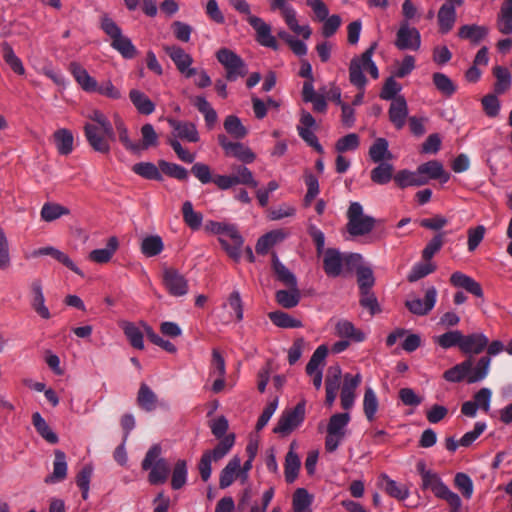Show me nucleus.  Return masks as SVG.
I'll return each mask as SVG.
<instances>
[{
    "instance_id": "nucleus-1",
    "label": "nucleus",
    "mask_w": 512,
    "mask_h": 512,
    "mask_svg": "<svg viewBox=\"0 0 512 512\" xmlns=\"http://www.w3.org/2000/svg\"><path fill=\"white\" fill-rule=\"evenodd\" d=\"M377 48V42H373L368 49H366L361 56L354 57L349 65V80L358 89L363 90L367 84V78L363 71L366 70L373 79L379 77V71L372 60L375 49Z\"/></svg>"
},
{
    "instance_id": "nucleus-2",
    "label": "nucleus",
    "mask_w": 512,
    "mask_h": 512,
    "mask_svg": "<svg viewBox=\"0 0 512 512\" xmlns=\"http://www.w3.org/2000/svg\"><path fill=\"white\" fill-rule=\"evenodd\" d=\"M361 259L358 253L343 254L338 249L327 248L323 254V270L328 277L337 278L344 270L352 271Z\"/></svg>"
},
{
    "instance_id": "nucleus-3",
    "label": "nucleus",
    "mask_w": 512,
    "mask_h": 512,
    "mask_svg": "<svg viewBox=\"0 0 512 512\" xmlns=\"http://www.w3.org/2000/svg\"><path fill=\"white\" fill-rule=\"evenodd\" d=\"M161 453V446L154 444L148 449L141 463V468L144 471H149L148 481L151 485L165 483L170 474L169 463L161 457Z\"/></svg>"
},
{
    "instance_id": "nucleus-4",
    "label": "nucleus",
    "mask_w": 512,
    "mask_h": 512,
    "mask_svg": "<svg viewBox=\"0 0 512 512\" xmlns=\"http://www.w3.org/2000/svg\"><path fill=\"white\" fill-rule=\"evenodd\" d=\"M422 488L430 489L437 498L445 500L451 507L452 512H459L462 505L461 498L449 489L437 473L433 471L425 473L422 478Z\"/></svg>"
},
{
    "instance_id": "nucleus-5",
    "label": "nucleus",
    "mask_w": 512,
    "mask_h": 512,
    "mask_svg": "<svg viewBox=\"0 0 512 512\" xmlns=\"http://www.w3.org/2000/svg\"><path fill=\"white\" fill-rule=\"evenodd\" d=\"M347 231L353 236H363L370 233L376 220L372 216L363 214V207L359 202H351L347 211Z\"/></svg>"
},
{
    "instance_id": "nucleus-6",
    "label": "nucleus",
    "mask_w": 512,
    "mask_h": 512,
    "mask_svg": "<svg viewBox=\"0 0 512 512\" xmlns=\"http://www.w3.org/2000/svg\"><path fill=\"white\" fill-rule=\"evenodd\" d=\"M218 62L225 68V78L234 82L248 73V67L244 60L234 51L228 48H221L216 52Z\"/></svg>"
},
{
    "instance_id": "nucleus-7",
    "label": "nucleus",
    "mask_w": 512,
    "mask_h": 512,
    "mask_svg": "<svg viewBox=\"0 0 512 512\" xmlns=\"http://www.w3.org/2000/svg\"><path fill=\"white\" fill-rule=\"evenodd\" d=\"M305 418V401H300L294 408L282 412L273 432L287 435L298 427Z\"/></svg>"
},
{
    "instance_id": "nucleus-8",
    "label": "nucleus",
    "mask_w": 512,
    "mask_h": 512,
    "mask_svg": "<svg viewBox=\"0 0 512 512\" xmlns=\"http://www.w3.org/2000/svg\"><path fill=\"white\" fill-rule=\"evenodd\" d=\"M217 140L227 157L236 158L244 164H250L256 159L255 153L241 142H233L224 134H219Z\"/></svg>"
},
{
    "instance_id": "nucleus-9",
    "label": "nucleus",
    "mask_w": 512,
    "mask_h": 512,
    "mask_svg": "<svg viewBox=\"0 0 512 512\" xmlns=\"http://www.w3.org/2000/svg\"><path fill=\"white\" fill-rule=\"evenodd\" d=\"M162 280L170 295L181 297L188 293V281L177 269L165 267L163 269Z\"/></svg>"
},
{
    "instance_id": "nucleus-10",
    "label": "nucleus",
    "mask_w": 512,
    "mask_h": 512,
    "mask_svg": "<svg viewBox=\"0 0 512 512\" xmlns=\"http://www.w3.org/2000/svg\"><path fill=\"white\" fill-rule=\"evenodd\" d=\"M84 135L91 148L99 153L107 154L110 151L108 133L102 130V127L96 124L85 123Z\"/></svg>"
},
{
    "instance_id": "nucleus-11",
    "label": "nucleus",
    "mask_w": 512,
    "mask_h": 512,
    "mask_svg": "<svg viewBox=\"0 0 512 512\" xmlns=\"http://www.w3.org/2000/svg\"><path fill=\"white\" fill-rule=\"evenodd\" d=\"M395 46L399 50L417 51L421 46L419 31L410 27L407 21L402 22L396 34Z\"/></svg>"
},
{
    "instance_id": "nucleus-12",
    "label": "nucleus",
    "mask_w": 512,
    "mask_h": 512,
    "mask_svg": "<svg viewBox=\"0 0 512 512\" xmlns=\"http://www.w3.org/2000/svg\"><path fill=\"white\" fill-rule=\"evenodd\" d=\"M163 49L174 62L179 72L182 73L186 78H191L197 74V69L190 68L191 64L193 63V59L184 51V49L176 45H165Z\"/></svg>"
},
{
    "instance_id": "nucleus-13",
    "label": "nucleus",
    "mask_w": 512,
    "mask_h": 512,
    "mask_svg": "<svg viewBox=\"0 0 512 512\" xmlns=\"http://www.w3.org/2000/svg\"><path fill=\"white\" fill-rule=\"evenodd\" d=\"M246 21L256 32V41L264 46L271 49H278V43L276 38L271 34V26L267 24L262 18L255 15H249Z\"/></svg>"
},
{
    "instance_id": "nucleus-14",
    "label": "nucleus",
    "mask_w": 512,
    "mask_h": 512,
    "mask_svg": "<svg viewBox=\"0 0 512 512\" xmlns=\"http://www.w3.org/2000/svg\"><path fill=\"white\" fill-rule=\"evenodd\" d=\"M437 300V290L435 287H429L425 292L424 300L414 298L407 300L406 308L413 314L423 316L427 315L435 306Z\"/></svg>"
},
{
    "instance_id": "nucleus-15",
    "label": "nucleus",
    "mask_w": 512,
    "mask_h": 512,
    "mask_svg": "<svg viewBox=\"0 0 512 512\" xmlns=\"http://www.w3.org/2000/svg\"><path fill=\"white\" fill-rule=\"evenodd\" d=\"M388 116L390 122L397 130H401L405 126L408 116V105L404 96H398L391 102Z\"/></svg>"
},
{
    "instance_id": "nucleus-16",
    "label": "nucleus",
    "mask_w": 512,
    "mask_h": 512,
    "mask_svg": "<svg viewBox=\"0 0 512 512\" xmlns=\"http://www.w3.org/2000/svg\"><path fill=\"white\" fill-rule=\"evenodd\" d=\"M450 283L452 286L462 288L476 297H483V289L481 285L472 277L460 271H456L451 274Z\"/></svg>"
},
{
    "instance_id": "nucleus-17",
    "label": "nucleus",
    "mask_w": 512,
    "mask_h": 512,
    "mask_svg": "<svg viewBox=\"0 0 512 512\" xmlns=\"http://www.w3.org/2000/svg\"><path fill=\"white\" fill-rule=\"evenodd\" d=\"M488 342V337L482 333L463 335L460 350L464 354H480L486 349Z\"/></svg>"
},
{
    "instance_id": "nucleus-18",
    "label": "nucleus",
    "mask_w": 512,
    "mask_h": 512,
    "mask_svg": "<svg viewBox=\"0 0 512 512\" xmlns=\"http://www.w3.org/2000/svg\"><path fill=\"white\" fill-rule=\"evenodd\" d=\"M69 71L78 85L88 93H94L97 81L89 75L87 70L77 62L69 64Z\"/></svg>"
},
{
    "instance_id": "nucleus-19",
    "label": "nucleus",
    "mask_w": 512,
    "mask_h": 512,
    "mask_svg": "<svg viewBox=\"0 0 512 512\" xmlns=\"http://www.w3.org/2000/svg\"><path fill=\"white\" fill-rule=\"evenodd\" d=\"M456 6L453 2H445L440 7L437 19L441 34H447L452 30L456 21Z\"/></svg>"
},
{
    "instance_id": "nucleus-20",
    "label": "nucleus",
    "mask_w": 512,
    "mask_h": 512,
    "mask_svg": "<svg viewBox=\"0 0 512 512\" xmlns=\"http://www.w3.org/2000/svg\"><path fill=\"white\" fill-rule=\"evenodd\" d=\"M394 182L399 188L405 189L410 186L419 187L426 185L428 183V178L420 175L418 170L413 172L407 169H403L399 170L394 175Z\"/></svg>"
},
{
    "instance_id": "nucleus-21",
    "label": "nucleus",
    "mask_w": 512,
    "mask_h": 512,
    "mask_svg": "<svg viewBox=\"0 0 512 512\" xmlns=\"http://www.w3.org/2000/svg\"><path fill=\"white\" fill-rule=\"evenodd\" d=\"M42 255H49L55 260H57L59 263L66 266L68 269L73 271L74 273L80 275L81 277H84L83 272L74 264V262L69 258L67 254L64 252L52 247H42L33 252V256H42Z\"/></svg>"
},
{
    "instance_id": "nucleus-22",
    "label": "nucleus",
    "mask_w": 512,
    "mask_h": 512,
    "mask_svg": "<svg viewBox=\"0 0 512 512\" xmlns=\"http://www.w3.org/2000/svg\"><path fill=\"white\" fill-rule=\"evenodd\" d=\"M474 364V358L470 355L463 362L456 364L452 368L446 370L443 374V378L451 383H459L466 378L468 379L471 366Z\"/></svg>"
},
{
    "instance_id": "nucleus-23",
    "label": "nucleus",
    "mask_w": 512,
    "mask_h": 512,
    "mask_svg": "<svg viewBox=\"0 0 512 512\" xmlns=\"http://www.w3.org/2000/svg\"><path fill=\"white\" fill-rule=\"evenodd\" d=\"M169 125L177 132V137L188 142H198L199 134L195 124L187 121L168 119Z\"/></svg>"
},
{
    "instance_id": "nucleus-24",
    "label": "nucleus",
    "mask_w": 512,
    "mask_h": 512,
    "mask_svg": "<svg viewBox=\"0 0 512 512\" xmlns=\"http://www.w3.org/2000/svg\"><path fill=\"white\" fill-rule=\"evenodd\" d=\"M31 292L33 295L31 305L38 315L44 319L50 318L49 309L45 306L44 295L42 291V283L39 279L31 283Z\"/></svg>"
},
{
    "instance_id": "nucleus-25",
    "label": "nucleus",
    "mask_w": 512,
    "mask_h": 512,
    "mask_svg": "<svg viewBox=\"0 0 512 512\" xmlns=\"http://www.w3.org/2000/svg\"><path fill=\"white\" fill-rule=\"evenodd\" d=\"M118 246V239L115 236L110 237L107 241V245L105 248L92 250L89 253L88 257L91 261L95 263H108L111 260L112 256L114 255V253L116 252V250L118 249Z\"/></svg>"
},
{
    "instance_id": "nucleus-26",
    "label": "nucleus",
    "mask_w": 512,
    "mask_h": 512,
    "mask_svg": "<svg viewBox=\"0 0 512 512\" xmlns=\"http://www.w3.org/2000/svg\"><path fill=\"white\" fill-rule=\"evenodd\" d=\"M272 269L276 279L287 287L297 286L295 275L279 260L276 253L272 254Z\"/></svg>"
},
{
    "instance_id": "nucleus-27",
    "label": "nucleus",
    "mask_w": 512,
    "mask_h": 512,
    "mask_svg": "<svg viewBox=\"0 0 512 512\" xmlns=\"http://www.w3.org/2000/svg\"><path fill=\"white\" fill-rule=\"evenodd\" d=\"M389 143L385 138H377L369 148V157L374 163L387 162L392 159L388 149Z\"/></svg>"
},
{
    "instance_id": "nucleus-28",
    "label": "nucleus",
    "mask_w": 512,
    "mask_h": 512,
    "mask_svg": "<svg viewBox=\"0 0 512 512\" xmlns=\"http://www.w3.org/2000/svg\"><path fill=\"white\" fill-rule=\"evenodd\" d=\"M67 475L66 455L61 450H55L53 472L46 478V482L56 483L64 480Z\"/></svg>"
},
{
    "instance_id": "nucleus-29",
    "label": "nucleus",
    "mask_w": 512,
    "mask_h": 512,
    "mask_svg": "<svg viewBox=\"0 0 512 512\" xmlns=\"http://www.w3.org/2000/svg\"><path fill=\"white\" fill-rule=\"evenodd\" d=\"M371 181L378 185H385L394 180V166L389 162H380L370 172Z\"/></svg>"
},
{
    "instance_id": "nucleus-30",
    "label": "nucleus",
    "mask_w": 512,
    "mask_h": 512,
    "mask_svg": "<svg viewBox=\"0 0 512 512\" xmlns=\"http://www.w3.org/2000/svg\"><path fill=\"white\" fill-rule=\"evenodd\" d=\"M53 140L61 155H68L73 151L74 137L70 130L61 128L54 132Z\"/></svg>"
},
{
    "instance_id": "nucleus-31",
    "label": "nucleus",
    "mask_w": 512,
    "mask_h": 512,
    "mask_svg": "<svg viewBox=\"0 0 512 512\" xmlns=\"http://www.w3.org/2000/svg\"><path fill=\"white\" fill-rule=\"evenodd\" d=\"M137 404L146 412H151L157 407V395L146 383H141L139 387Z\"/></svg>"
},
{
    "instance_id": "nucleus-32",
    "label": "nucleus",
    "mask_w": 512,
    "mask_h": 512,
    "mask_svg": "<svg viewBox=\"0 0 512 512\" xmlns=\"http://www.w3.org/2000/svg\"><path fill=\"white\" fill-rule=\"evenodd\" d=\"M293 448L294 443H291L290 450L285 457L284 473L287 483H293L296 480L301 465L300 458L293 451Z\"/></svg>"
},
{
    "instance_id": "nucleus-33",
    "label": "nucleus",
    "mask_w": 512,
    "mask_h": 512,
    "mask_svg": "<svg viewBox=\"0 0 512 512\" xmlns=\"http://www.w3.org/2000/svg\"><path fill=\"white\" fill-rule=\"evenodd\" d=\"M488 28L476 24L463 25L459 28L458 36L461 39L469 40L474 44H478L488 35Z\"/></svg>"
},
{
    "instance_id": "nucleus-34",
    "label": "nucleus",
    "mask_w": 512,
    "mask_h": 512,
    "mask_svg": "<svg viewBox=\"0 0 512 512\" xmlns=\"http://www.w3.org/2000/svg\"><path fill=\"white\" fill-rule=\"evenodd\" d=\"M32 424L37 433L50 444H56L59 441L57 434L50 428L45 419L39 412L32 414Z\"/></svg>"
},
{
    "instance_id": "nucleus-35",
    "label": "nucleus",
    "mask_w": 512,
    "mask_h": 512,
    "mask_svg": "<svg viewBox=\"0 0 512 512\" xmlns=\"http://www.w3.org/2000/svg\"><path fill=\"white\" fill-rule=\"evenodd\" d=\"M231 170V176L236 185L241 184L251 188H256L258 186V182L254 179L252 171L246 166L234 164L231 166Z\"/></svg>"
},
{
    "instance_id": "nucleus-36",
    "label": "nucleus",
    "mask_w": 512,
    "mask_h": 512,
    "mask_svg": "<svg viewBox=\"0 0 512 512\" xmlns=\"http://www.w3.org/2000/svg\"><path fill=\"white\" fill-rule=\"evenodd\" d=\"M132 171L144 179L162 181L163 176L159 165L152 162H139L133 165Z\"/></svg>"
},
{
    "instance_id": "nucleus-37",
    "label": "nucleus",
    "mask_w": 512,
    "mask_h": 512,
    "mask_svg": "<svg viewBox=\"0 0 512 512\" xmlns=\"http://www.w3.org/2000/svg\"><path fill=\"white\" fill-rule=\"evenodd\" d=\"M335 331L341 338L351 339L355 342H362L365 340L364 333L357 330L353 323L348 320H339L335 326Z\"/></svg>"
},
{
    "instance_id": "nucleus-38",
    "label": "nucleus",
    "mask_w": 512,
    "mask_h": 512,
    "mask_svg": "<svg viewBox=\"0 0 512 512\" xmlns=\"http://www.w3.org/2000/svg\"><path fill=\"white\" fill-rule=\"evenodd\" d=\"M432 81L439 93H441L446 98L452 97L457 91L456 84L444 73H433Z\"/></svg>"
},
{
    "instance_id": "nucleus-39",
    "label": "nucleus",
    "mask_w": 512,
    "mask_h": 512,
    "mask_svg": "<svg viewBox=\"0 0 512 512\" xmlns=\"http://www.w3.org/2000/svg\"><path fill=\"white\" fill-rule=\"evenodd\" d=\"M418 173L429 179H443L444 182L448 180V175L444 172L443 165L437 160H431L418 166Z\"/></svg>"
},
{
    "instance_id": "nucleus-40",
    "label": "nucleus",
    "mask_w": 512,
    "mask_h": 512,
    "mask_svg": "<svg viewBox=\"0 0 512 512\" xmlns=\"http://www.w3.org/2000/svg\"><path fill=\"white\" fill-rule=\"evenodd\" d=\"M129 97L135 108L143 115H150L155 110L154 103L141 91L132 89Z\"/></svg>"
},
{
    "instance_id": "nucleus-41",
    "label": "nucleus",
    "mask_w": 512,
    "mask_h": 512,
    "mask_svg": "<svg viewBox=\"0 0 512 512\" xmlns=\"http://www.w3.org/2000/svg\"><path fill=\"white\" fill-rule=\"evenodd\" d=\"M378 408L379 401L375 391L371 387H366L363 397V412L369 422L375 420Z\"/></svg>"
},
{
    "instance_id": "nucleus-42",
    "label": "nucleus",
    "mask_w": 512,
    "mask_h": 512,
    "mask_svg": "<svg viewBox=\"0 0 512 512\" xmlns=\"http://www.w3.org/2000/svg\"><path fill=\"white\" fill-rule=\"evenodd\" d=\"M158 165L162 174L178 181H187L189 178L188 170L179 164L168 162L166 160H159Z\"/></svg>"
},
{
    "instance_id": "nucleus-43",
    "label": "nucleus",
    "mask_w": 512,
    "mask_h": 512,
    "mask_svg": "<svg viewBox=\"0 0 512 512\" xmlns=\"http://www.w3.org/2000/svg\"><path fill=\"white\" fill-rule=\"evenodd\" d=\"M241 467L239 457H233L220 473L219 486L221 489L229 487L235 480V474Z\"/></svg>"
},
{
    "instance_id": "nucleus-44",
    "label": "nucleus",
    "mask_w": 512,
    "mask_h": 512,
    "mask_svg": "<svg viewBox=\"0 0 512 512\" xmlns=\"http://www.w3.org/2000/svg\"><path fill=\"white\" fill-rule=\"evenodd\" d=\"M121 328L128 339L130 345L135 348L142 350L144 348L143 332L134 323L123 321Z\"/></svg>"
},
{
    "instance_id": "nucleus-45",
    "label": "nucleus",
    "mask_w": 512,
    "mask_h": 512,
    "mask_svg": "<svg viewBox=\"0 0 512 512\" xmlns=\"http://www.w3.org/2000/svg\"><path fill=\"white\" fill-rule=\"evenodd\" d=\"M225 131L235 139L241 140L248 134L247 128L236 115H228L223 123Z\"/></svg>"
},
{
    "instance_id": "nucleus-46",
    "label": "nucleus",
    "mask_w": 512,
    "mask_h": 512,
    "mask_svg": "<svg viewBox=\"0 0 512 512\" xmlns=\"http://www.w3.org/2000/svg\"><path fill=\"white\" fill-rule=\"evenodd\" d=\"M493 75L496 78L494 83V93L500 95L505 93L511 87V74L508 68L503 66H495Z\"/></svg>"
},
{
    "instance_id": "nucleus-47",
    "label": "nucleus",
    "mask_w": 512,
    "mask_h": 512,
    "mask_svg": "<svg viewBox=\"0 0 512 512\" xmlns=\"http://www.w3.org/2000/svg\"><path fill=\"white\" fill-rule=\"evenodd\" d=\"M300 298V292L297 286L289 287L288 290H279L276 292L277 303L286 309H291L297 306Z\"/></svg>"
},
{
    "instance_id": "nucleus-48",
    "label": "nucleus",
    "mask_w": 512,
    "mask_h": 512,
    "mask_svg": "<svg viewBox=\"0 0 512 512\" xmlns=\"http://www.w3.org/2000/svg\"><path fill=\"white\" fill-rule=\"evenodd\" d=\"M285 237L284 233L280 230H274L261 236L257 243L255 250L258 254L264 255L268 250L273 247L277 242L283 240Z\"/></svg>"
},
{
    "instance_id": "nucleus-49",
    "label": "nucleus",
    "mask_w": 512,
    "mask_h": 512,
    "mask_svg": "<svg viewBox=\"0 0 512 512\" xmlns=\"http://www.w3.org/2000/svg\"><path fill=\"white\" fill-rule=\"evenodd\" d=\"M350 422L349 413H336L332 415L329 419L327 425V433L334 434L338 436H345V429Z\"/></svg>"
},
{
    "instance_id": "nucleus-50",
    "label": "nucleus",
    "mask_w": 512,
    "mask_h": 512,
    "mask_svg": "<svg viewBox=\"0 0 512 512\" xmlns=\"http://www.w3.org/2000/svg\"><path fill=\"white\" fill-rule=\"evenodd\" d=\"M114 125L118 132L119 141L123 144V146L132 153H138L141 150L140 143L130 140L124 121L117 115L114 119Z\"/></svg>"
},
{
    "instance_id": "nucleus-51",
    "label": "nucleus",
    "mask_w": 512,
    "mask_h": 512,
    "mask_svg": "<svg viewBox=\"0 0 512 512\" xmlns=\"http://www.w3.org/2000/svg\"><path fill=\"white\" fill-rule=\"evenodd\" d=\"M381 486L388 495L398 500H404L409 496L405 486L398 484L385 474L381 476Z\"/></svg>"
},
{
    "instance_id": "nucleus-52",
    "label": "nucleus",
    "mask_w": 512,
    "mask_h": 512,
    "mask_svg": "<svg viewBox=\"0 0 512 512\" xmlns=\"http://www.w3.org/2000/svg\"><path fill=\"white\" fill-rule=\"evenodd\" d=\"M490 364L491 359L489 356L481 357L474 368L471 366V371L469 372L467 382L472 384L485 379L489 373Z\"/></svg>"
},
{
    "instance_id": "nucleus-53",
    "label": "nucleus",
    "mask_w": 512,
    "mask_h": 512,
    "mask_svg": "<svg viewBox=\"0 0 512 512\" xmlns=\"http://www.w3.org/2000/svg\"><path fill=\"white\" fill-rule=\"evenodd\" d=\"M268 317L275 326L280 328H300L303 326L300 320L280 310L270 312Z\"/></svg>"
},
{
    "instance_id": "nucleus-54",
    "label": "nucleus",
    "mask_w": 512,
    "mask_h": 512,
    "mask_svg": "<svg viewBox=\"0 0 512 512\" xmlns=\"http://www.w3.org/2000/svg\"><path fill=\"white\" fill-rule=\"evenodd\" d=\"M3 59L6 64L18 75H23L25 73V68L21 59L16 56L13 48L10 46L8 42L1 43Z\"/></svg>"
},
{
    "instance_id": "nucleus-55",
    "label": "nucleus",
    "mask_w": 512,
    "mask_h": 512,
    "mask_svg": "<svg viewBox=\"0 0 512 512\" xmlns=\"http://www.w3.org/2000/svg\"><path fill=\"white\" fill-rule=\"evenodd\" d=\"M183 220L192 230H198L201 227L203 215L193 209L190 201H185L182 206Z\"/></svg>"
},
{
    "instance_id": "nucleus-56",
    "label": "nucleus",
    "mask_w": 512,
    "mask_h": 512,
    "mask_svg": "<svg viewBox=\"0 0 512 512\" xmlns=\"http://www.w3.org/2000/svg\"><path fill=\"white\" fill-rule=\"evenodd\" d=\"M219 440L218 444L212 450H206L213 457L215 462L225 457L232 449L235 443V435L231 433Z\"/></svg>"
},
{
    "instance_id": "nucleus-57",
    "label": "nucleus",
    "mask_w": 512,
    "mask_h": 512,
    "mask_svg": "<svg viewBox=\"0 0 512 512\" xmlns=\"http://www.w3.org/2000/svg\"><path fill=\"white\" fill-rule=\"evenodd\" d=\"M111 46L126 59H132L137 53L136 47L131 40L122 34L112 40Z\"/></svg>"
},
{
    "instance_id": "nucleus-58",
    "label": "nucleus",
    "mask_w": 512,
    "mask_h": 512,
    "mask_svg": "<svg viewBox=\"0 0 512 512\" xmlns=\"http://www.w3.org/2000/svg\"><path fill=\"white\" fill-rule=\"evenodd\" d=\"M187 463L185 460H178L172 471L171 486L174 490L181 489L187 482Z\"/></svg>"
},
{
    "instance_id": "nucleus-59",
    "label": "nucleus",
    "mask_w": 512,
    "mask_h": 512,
    "mask_svg": "<svg viewBox=\"0 0 512 512\" xmlns=\"http://www.w3.org/2000/svg\"><path fill=\"white\" fill-rule=\"evenodd\" d=\"M164 248L163 241L160 236H147L142 240L141 252L146 257H153L162 252Z\"/></svg>"
},
{
    "instance_id": "nucleus-60",
    "label": "nucleus",
    "mask_w": 512,
    "mask_h": 512,
    "mask_svg": "<svg viewBox=\"0 0 512 512\" xmlns=\"http://www.w3.org/2000/svg\"><path fill=\"white\" fill-rule=\"evenodd\" d=\"M435 342L443 349H449L451 347H459L463 342V334L459 330H450L438 337Z\"/></svg>"
},
{
    "instance_id": "nucleus-61",
    "label": "nucleus",
    "mask_w": 512,
    "mask_h": 512,
    "mask_svg": "<svg viewBox=\"0 0 512 512\" xmlns=\"http://www.w3.org/2000/svg\"><path fill=\"white\" fill-rule=\"evenodd\" d=\"M356 276L359 292L372 290L375 284V278L371 268L359 266L356 269Z\"/></svg>"
},
{
    "instance_id": "nucleus-62",
    "label": "nucleus",
    "mask_w": 512,
    "mask_h": 512,
    "mask_svg": "<svg viewBox=\"0 0 512 512\" xmlns=\"http://www.w3.org/2000/svg\"><path fill=\"white\" fill-rule=\"evenodd\" d=\"M496 27L503 35L512 34V9L501 5L500 11L497 14Z\"/></svg>"
},
{
    "instance_id": "nucleus-63",
    "label": "nucleus",
    "mask_w": 512,
    "mask_h": 512,
    "mask_svg": "<svg viewBox=\"0 0 512 512\" xmlns=\"http://www.w3.org/2000/svg\"><path fill=\"white\" fill-rule=\"evenodd\" d=\"M328 354V348L325 345H320L313 352L309 362L306 365V373L308 375H313L317 371H321L319 367L324 362L326 356Z\"/></svg>"
},
{
    "instance_id": "nucleus-64",
    "label": "nucleus",
    "mask_w": 512,
    "mask_h": 512,
    "mask_svg": "<svg viewBox=\"0 0 512 512\" xmlns=\"http://www.w3.org/2000/svg\"><path fill=\"white\" fill-rule=\"evenodd\" d=\"M67 214H69V210L60 204L45 203L41 209V218L47 222L54 221Z\"/></svg>"
}]
</instances>
